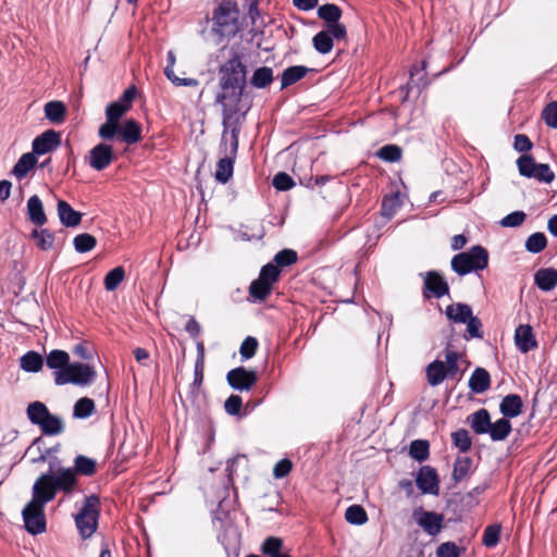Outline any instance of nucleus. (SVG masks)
Returning <instances> with one entry per match:
<instances>
[{
	"mask_svg": "<svg viewBox=\"0 0 557 557\" xmlns=\"http://www.w3.org/2000/svg\"><path fill=\"white\" fill-rule=\"evenodd\" d=\"M247 73L248 70L244 63L243 54L232 51L231 57L221 63L218 69L221 92L216 95L215 102L231 101L239 103L245 95Z\"/></svg>",
	"mask_w": 557,
	"mask_h": 557,
	"instance_id": "nucleus-1",
	"label": "nucleus"
},
{
	"mask_svg": "<svg viewBox=\"0 0 557 557\" xmlns=\"http://www.w3.org/2000/svg\"><path fill=\"white\" fill-rule=\"evenodd\" d=\"M79 480L73 475L70 468L58 467L53 468L52 465L49 467V471L41 473L33 484L32 492H35L47 502H52L58 493L64 495H72L78 490Z\"/></svg>",
	"mask_w": 557,
	"mask_h": 557,
	"instance_id": "nucleus-2",
	"label": "nucleus"
},
{
	"mask_svg": "<svg viewBox=\"0 0 557 557\" xmlns=\"http://www.w3.org/2000/svg\"><path fill=\"white\" fill-rule=\"evenodd\" d=\"M99 517L100 498L95 494L86 496L82 508L74 516L75 525L83 540L91 537L97 531Z\"/></svg>",
	"mask_w": 557,
	"mask_h": 557,
	"instance_id": "nucleus-3",
	"label": "nucleus"
},
{
	"mask_svg": "<svg viewBox=\"0 0 557 557\" xmlns=\"http://www.w3.org/2000/svg\"><path fill=\"white\" fill-rule=\"evenodd\" d=\"M96 370L92 366L82 362H70L62 371H54V384L87 386L94 383Z\"/></svg>",
	"mask_w": 557,
	"mask_h": 557,
	"instance_id": "nucleus-4",
	"label": "nucleus"
},
{
	"mask_svg": "<svg viewBox=\"0 0 557 557\" xmlns=\"http://www.w3.org/2000/svg\"><path fill=\"white\" fill-rule=\"evenodd\" d=\"M32 493V499L22 510V517L26 531L33 535H37L46 531L47 522L45 508L49 502L35 492Z\"/></svg>",
	"mask_w": 557,
	"mask_h": 557,
	"instance_id": "nucleus-5",
	"label": "nucleus"
},
{
	"mask_svg": "<svg viewBox=\"0 0 557 557\" xmlns=\"http://www.w3.org/2000/svg\"><path fill=\"white\" fill-rule=\"evenodd\" d=\"M222 104V125L223 133L221 138V146H226V133L230 131L231 133V143L230 146L234 147V149H238L239 145V134L242 129V125L246 117V112H240L238 108V103L234 102L233 106H228L226 101H223Z\"/></svg>",
	"mask_w": 557,
	"mask_h": 557,
	"instance_id": "nucleus-6",
	"label": "nucleus"
},
{
	"mask_svg": "<svg viewBox=\"0 0 557 557\" xmlns=\"http://www.w3.org/2000/svg\"><path fill=\"white\" fill-rule=\"evenodd\" d=\"M488 253L482 246H472L470 251L456 255L451 260V268L460 275L487 267Z\"/></svg>",
	"mask_w": 557,
	"mask_h": 557,
	"instance_id": "nucleus-7",
	"label": "nucleus"
},
{
	"mask_svg": "<svg viewBox=\"0 0 557 557\" xmlns=\"http://www.w3.org/2000/svg\"><path fill=\"white\" fill-rule=\"evenodd\" d=\"M237 14L236 4L231 1H223L214 10L212 21L218 27L216 32L222 36L235 35L237 32Z\"/></svg>",
	"mask_w": 557,
	"mask_h": 557,
	"instance_id": "nucleus-8",
	"label": "nucleus"
},
{
	"mask_svg": "<svg viewBox=\"0 0 557 557\" xmlns=\"http://www.w3.org/2000/svg\"><path fill=\"white\" fill-rule=\"evenodd\" d=\"M127 111V106L117 100L109 103L106 108L107 121L98 129L99 137L103 140L114 139L120 120Z\"/></svg>",
	"mask_w": 557,
	"mask_h": 557,
	"instance_id": "nucleus-9",
	"label": "nucleus"
},
{
	"mask_svg": "<svg viewBox=\"0 0 557 557\" xmlns=\"http://www.w3.org/2000/svg\"><path fill=\"white\" fill-rule=\"evenodd\" d=\"M416 523L431 536H436L444 528V515L418 507L412 512Z\"/></svg>",
	"mask_w": 557,
	"mask_h": 557,
	"instance_id": "nucleus-10",
	"label": "nucleus"
},
{
	"mask_svg": "<svg viewBox=\"0 0 557 557\" xmlns=\"http://www.w3.org/2000/svg\"><path fill=\"white\" fill-rule=\"evenodd\" d=\"M226 381L234 389L250 391L258 381V374L255 370L237 367L227 372Z\"/></svg>",
	"mask_w": 557,
	"mask_h": 557,
	"instance_id": "nucleus-11",
	"label": "nucleus"
},
{
	"mask_svg": "<svg viewBox=\"0 0 557 557\" xmlns=\"http://www.w3.org/2000/svg\"><path fill=\"white\" fill-rule=\"evenodd\" d=\"M449 293V285L445 277L436 271H429L423 281L422 294L425 299L442 298Z\"/></svg>",
	"mask_w": 557,
	"mask_h": 557,
	"instance_id": "nucleus-12",
	"label": "nucleus"
},
{
	"mask_svg": "<svg viewBox=\"0 0 557 557\" xmlns=\"http://www.w3.org/2000/svg\"><path fill=\"white\" fill-rule=\"evenodd\" d=\"M416 484L422 494L437 496L440 494V478L435 468L422 466L416 476Z\"/></svg>",
	"mask_w": 557,
	"mask_h": 557,
	"instance_id": "nucleus-13",
	"label": "nucleus"
},
{
	"mask_svg": "<svg viewBox=\"0 0 557 557\" xmlns=\"http://www.w3.org/2000/svg\"><path fill=\"white\" fill-rule=\"evenodd\" d=\"M114 160V151L111 145L100 143L89 151V165L96 171L107 169Z\"/></svg>",
	"mask_w": 557,
	"mask_h": 557,
	"instance_id": "nucleus-14",
	"label": "nucleus"
},
{
	"mask_svg": "<svg viewBox=\"0 0 557 557\" xmlns=\"http://www.w3.org/2000/svg\"><path fill=\"white\" fill-rule=\"evenodd\" d=\"M61 145V136L54 129H47L35 137L32 144L33 153L42 156L55 150Z\"/></svg>",
	"mask_w": 557,
	"mask_h": 557,
	"instance_id": "nucleus-15",
	"label": "nucleus"
},
{
	"mask_svg": "<svg viewBox=\"0 0 557 557\" xmlns=\"http://www.w3.org/2000/svg\"><path fill=\"white\" fill-rule=\"evenodd\" d=\"M237 151L238 149H234V147L232 146H230L228 150L225 147V156L221 158L216 163L214 173L216 182L221 184H226L232 178Z\"/></svg>",
	"mask_w": 557,
	"mask_h": 557,
	"instance_id": "nucleus-16",
	"label": "nucleus"
},
{
	"mask_svg": "<svg viewBox=\"0 0 557 557\" xmlns=\"http://www.w3.org/2000/svg\"><path fill=\"white\" fill-rule=\"evenodd\" d=\"M117 140L134 145L141 140V125L133 120H126L123 125H117L116 136Z\"/></svg>",
	"mask_w": 557,
	"mask_h": 557,
	"instance_id": "nucleus-17",
	"label": "nucleus"
},
{
	"mask_svg": "<svg viewBox=\"0 0 557 557\" xmlns=\"http://www.w3.org/2000/svg\"><path fill=\"white\" fill-rule=\"evenodd\" d=\"M515 344L517 348L527 354L537 347L533 330L529 324H520L515 332Z\"/></svg>",
	"mask_w": 557,
	"mask_h": 557,
	"instance_id": "nucleus-18",
	"label": "nucleus"
},
{
	"mask_svg": "<svg viewBox=\"0 0 557 557\" xmlns=\"http://www.w3.org/2000/svg\"><path fill=\"white\" fill-rule=\"evenodd\" d=\"M522 410L523 401L521 396L518 394L506 395L499 404L500 413L508 420L520 416Z\"/></svg>",
	"mask_w": 557,
	"mask_h": 557,
	"instance_id": "nucleus-19",
	"label": "nucleus"
},
{
	"mask_svg": "<svg viewBox=\"0 0 557 557\" xmlns=\"http://www.w3.org/2000/svg\"><path fill=\"white\" fill-rule=\"evenodd\" d=\"M58 216L62 225L66 227H75L82 221V213L74 210L65 200H59L57 203Z\"/></svg>",
	"mask_w": 557,
	"mask_h": 557,
	"instance_id": "nucleus-20",
	"label": "nucleus"
},
{
	"mask_svg": "<svg viewBox=\"0 0 557 557\" xmlns=\"http://www.w3.org/2000/svg\"><path fill=\"white\" fill-rule=\"evenodd\" d=\"M310 72H317V70L305 65H293L285 69L281 76V90L298 83Z\"/></svg>",
	"mask_w": 557,
	"mask_h": 557,
	"instance_id": "nucleus-21",
	"label": "nucleus"
},
{
	"mask_svg": "<svg viewBox=\"0 0 557 557\" xmlns=\"http://www.w3.org/2000/svg\"><path fill=\"white\" fill-rule=\"evenodd\" d=\"M475 434H487L491 429V414L487 409L481 408L467 419Z\"/></svg>",
	"mask_w": 557,
	"mask_h": 557,
	"instance_id": "nucleus-22",
	"label": "nucleus"
},
{
	"mask_svg": "<svg viewBox=\"0 0 557 557\" xmlns=\"http://www.w3.org/2000/svg\"><path fill=\"white\" fill-rule=\"evenodd\" d=\"M69 468L75 478L78 475L92 476L97 472V462L87 456L77 455L74 458L73 467Z\"/></svg>",
	"mask_w": 557,
	"mask_h": 557,
	"instance_id": "nucleus-23",
	"label": "nucleus"
},
{
	"mask_svg": "<svg viewBox=\"0 0 557 557\" xmlns=\"http://www.w3.org/2000/svg\"><path fill=\"white\" fill-rule=\"evenodd\" d=\"M534 283L543 292L553 290L557 285V270L554 268L537 270L534 274Z\"/></svg>",
	"mask_w": 557,
	"mask_h": 557,
	"instance_id": "nucleus-24",
	"label": "nucleus"
},
{
	"mask_svg": "<svg viewBox=\"0 0 557 557\" xmlns=\"http://www.w3.org/2000/svg\"><path fill=\"white\" fill-rule=\"evenodd\" d=\"M469 387L475 394H482L491 387V375L484 368H476L469 379Z\"/></svg>",
	"mask_w": 557,
	"mask_h": 557,
	"instance_id": "nucleus-25",
	"label": "nucleus"
},
{
	"mask_svg": "<svg viewBox=\"0 0 557 557\" xmlns=\"http://www.w3.org/2000/svg\"><path fill=\"white\" fill-rule=\"evenodd\" d=\"M27 214L32 223L41 226L46 223L47 216L44 210L41 199L37 195H33L27 201Z\"/></svg>",
	"mask_w": 557,
	"mask_h": 557,
	"instance_id": "nucleus-26",
	"label": "nucleus"
},
{
	"mask_svg": "<svg viewBox=\"0 0 557 557\" xmlns=\"http://www.w3.org/2000/svg\"><path fill=\"white\" fill-rule=\"evenodd\" d=\"M445 313L455 323H466L473 315L472 308L461 302L447 306Z\"/></svg>",
	"mask_w": 557,
	"mask_h": 557,
	"instance_id": "nucleus-27",
	"label": "nucleus"
},
{
	"mask_svg": "<svg viewBox=\"0 0 557 557\" xmlns=\"http://www.w3.org/2000/svg\"><path fill=\"white\" fill-rule=\"evenodd\" d=\"M512 431V425L510 421L506 418H500L495 422L491 421V429H488L487 434L494 442H500L506 440Z\"/></svg>",
	"mask_w": 557,
	"mask_h": 557,
	"instance_id": "nucleus-28",
	"label": "nucleus"
},
{
	"mask_svg": "<svg viewBox=\"0 0 557 557\" xmlns=\"http://www.w3.org/2000/svg\"><path fill=\"white\" fill-rule=\"evenodd\" d=\"M426 380L431 386L440 385L447 376L445 371V362L434 360L428 364L425 369Z\"/></svg>",
	"mask_w": 557,
	"mask_h": 557,
	"instance_id": "nucleus-29",
	"label": "nucleus"
},
{
	"mask_svg": "<svg viewBox=\"0 0 557 557\" xmlns=\"http://www.w3.org/2000/svg\"><path fill=\"white\" fill-rule=\"evenodd\" d=\"M36 164L37 158L33 152L24 153L13 166L12 174L16 176V178L22 180Z\"/></svg>",
	"mask_w": 557,
	"mask_h": 557,
	"instance_id": "nucleus-30",
	"label": "nucleus"
},
{
	"mask_svg": "<svg viewBox=\"0 0 557 557\" xmlns=\"http://www.w3.org/2000/svg\"><path fill=\"white\" fill-rule=\"evenodd\" d=\"M273 79V70L269 66H260L252 73L250 85L258 89H264L272 84Z\"/></svg>",
	"mask_w": 557,
	"mask_h": 557,
	"instance_id": "nucleus-31",
	"label": "nucleus"
},
{
	"mask_svg": "<svg viewBox=\"0 0 557 557\" xmlns=\"http://www.w3.org/2000/svg\"><path fill=\"white\" fill-rule=\"evenodd\" d=\"M26 414L33 424L40 426L42 421L50 414V411L44 403L36 400L27 406Z\"/></svg>",
	"mask_w": 557,
	"mask_h": 557,
	"instance_id": "nucleus-32",
	"label": "nucleus"
},
{
	"mask_svg": "<svg viewBox=\"0 0 557 557\" xmlns=\"http://www.w3.org/2000/svg\"><path fill=\"white\" fill-rule=\"evenodd\" d=\"M70 363V355L61 349H53L46 356V364L55 371H62Z\"/></svg>",
	"mask_w": 557,
	"mask_h": 557,
	"instance_id": "nucleus-33",
	"label": "nucleus"
},
{
	"mask_svg": "<svg viewBox=\"0 0 557 557\" xmlns=\"http://www.w3.org/2000/svg\"><path fill=\"white\" fill-rule=\"evenodd\" d=\"M21 368L26 372H39L44 366V358L37 351L30 350L20 359Z\"/></svg>",
	"mask_w": 557,
	"mask_h": 557,
	"instance_id": "nucleus-34",
	"label": "nucleus"
},
{
	"mask_svg": "<svg viewBox=\"0 0 557 557\" xmlns=\"http://www.w3.org/2000/svg\"><path fill=\"white\" fill-rule=\"evenodd\" d=\"M66 107L62 101H49L45 104L46 117L54 123L60 124L64 121Z\"/></svg>",
	"mask_w": 557,
	"mask_h": 557,
	"instance_id": "nucleus-35",
	"label": "nucleus"
},
{
	"mask_svg": "<svg viewBox=\"0 0 557 557\" xmlns=\"http://www.w3.org/2000/svg\"><path fill=\"white\" fill-rule=\"evenodd\" d=\"M39 429L44 435H58L64 431V423L60 417L50 412V414L42 421Z\"/></svg>",
	"mask_w": 557,
	"mask_h": 557,
	"instance_id": "nucleus-36",
	"label": "nucleus"
},
{
	"mask_svg": "<svg viewBox=\"0 0 557 557\" xmlns=\"http://www.w3.org/2000/svg\"><path fill=\"white\" fill-rule=\"evenodd\" d=\"M472 459L470 457L458 456L454 462L453 480L458 483L470 474Z\"/></svg>",
	"mask_w": 557,
	"mask_h": 557,
	"instance_id": "nucleus-37",
	"label": "nucleus"
},
{
	"mask_svg": "<svg viewBox=\"0 0 557 557\" xmlns=\"http://www.w3.org/2000/svg\"><path fill=\"white\" fill-rule=\"evenodd\" d=\"M342 15V9L334 3H325L318 9L319 18L323 20L325 24L338 22Z\"/></svg>",
	"mask_w": 557,
	"mask_h": 557,
	"instance_id": "nucleus-38",
	"label": "nucleus"
},
{
	"mask_svg": "<svg viewBox=\"0 0 557 557\" xmlns=\"http://www.w3.org/2000/svg\"><path fill=\"white\" fill-rule=\"evenodd\" d=\"M273 287L260 277L253 280L249 286V295L259 301L265 300L272 293Z\"/></svg>",
	"mask_w": 557,
	"mask_h": 557,
	"instance_id": "nucleus-39",
	"label": "nucleus"
},
{
	"mask_svg": "<svg viewBox=\"0 0 557 557\" xmlns=\"http://www.w3.org/2000/svg\"><path fill=\"white\" fill-rule=\"evenodd\" d=\"M409 456L419 462L426 460L430 456V443L426 440L412 441L409 446Z\"/></svg>",
	"mask_w": 557,
	"mask_h": 557,
	"instance_id": "nucleus-40",
	"label": "nucleus"
},
{
	"mask_svg": "<svg viewBox=\"0 0 557 557\" xmlns=\"http://www.w3.org/2000/svg\"><path fill=\"white\" fill-rule=\"evenodd\" d=\"M95 411V401L89 397H82L74 405L73 417L76 419H86Z\"/></svg>",
	"mask_w": 557,
	"mask_h": 557,
	"instance_id": "nucleus-41",
	"label": "nucleus"
},
{
	"mask_svg": "<svg viewBox=\"0 0 557 557\" xmlns=\"http://www.w3.org/2000/svg\"><path fill=\"white\" fill-rule=\"evenodd\" d=\"M312 45L319 53L327 54L334 47V40L332 36L323 29L313 36Z\"/></svg>",
	"mask_w": 557,
	"mask_h": 557,
	"instance_id": "nucleus-42",
	"label": "nucleus"
},
{
	"mask_svg": "<svg viewBox=\"0 0 557 557\" xmlns=\"http://www.w3.org/2000/svg\"><path fill=\"white\" fill-rule=\"evenodd\" d=\"M517 166L519 174L523 177L531 178L534 176V172L539 163L535 162L533 156L524 153L517 159Z\"/></svg>",
	"mask_w": 557,
	"mask_h": 557,
	"instance_id": "nucleus-43",
	"label": "nucleus"
},
{
	"mask_svg": "<svg viewBox=\"0 0 557 557\" xmlns=\"http://www.w3.org/2000/svg\"><path fill=\"white\" fill-rule=\"evenodd\" d=\"M125 277V270L123 267H115L111 271H109L103 280L104 288L108 292H113L117 288V286L123 282Z\"/></svg>",
	"mask_w": 557,
	"mask_h": 557,
	"instance_id": "nucleus-44",
	"label": "nucleus"
},
{
	"mask_svg": "<svg viewBox=\"0 0 557 557\" xmlns=\"http://www.w3.org/2000/svg\"><path fill=\"white\" fill-rule=\"evenodd\" d=\"M345 519L350 524L362 525L368 521V515L360 505H351L345 511Z\"/></svg>",
	"mask_w": 557,
	"mask_h": 557,
	"instance_id": "nucleus-45",
	"label": "nucleus"
},
{
	"mask_svg": "<svg viewBox=\"0 0 557 557\" xmlns=\"http://www.w3.org/2000/svg\"><path fill=\"white\" fill-rule=\"evenodd\" d=\"M376 156L386 162H398L403 157V149L397 145L388 144L381 147Z\"/></svg>",
	"mask_w": 557,
	"mask_h": 557,
	"instance_id": "nucleus-46",
	"label": "nucleus"
},
{
	"mask_svg": "<svg viewBox=\"0 0 557 557\" xmlns=\"http://www.w3.org/2000/svg\"><path fill=\"white\" fill-rule=\"evenodd\" d=\"M451 442L461 453L469 451L472 446V440L466 429H459L453 432Z\"/></svg>",
	"mask_w": 557,
	"mask_h": 557,
	"instance_id": "nucleus-47",
	"label": "nucleus"
},
{
	"mask_svg": "<svg viewBox=\"0 0 557 557\" xmlns=\"http://www.w3.org/2000/svg\"><path fill=\"white\" fill-rule=\"evenodd\" d=\"M500 524H490L483 532L482 543L488 548L495 547L500 541Z\"/></svg>",
	"mask_w": 557,
	"mask_h": 557,
	"instance_id": "nucleus-48",
	"label": "nucleus"
},
{
	"mask_svg": "<svg viewBox=\"0 0 557 557\" xmlns=\"http://www.w3.org/2000/svg\"><path fill=\"white\" fill-rule=\"evenodd\" d=\"M298 255L295 250L283 249L274 256L272 263H274V267H277V269L281 270L282 268L289 267L296 263Z\"/></svg>",
	"mask_w": 557,
	"mask_h": 557,
	"instance_id": "nucleus-49",
	"label": "nucleus"
},
{
	"mask_svg": "<svg viewBox=\"0 0 557 557\" xmlns=\"http://www.w3.org/2000/svg\"><path fill=\"white\" fill-rule=\"evenodd\" d=\"M283 548H284V542L281 537L269 536L263 541V543L260 547V552L265 557H272L273 555H275L280 550H282Z\"/></svg>",
	"mask_w": 557,
	"mask_h": 557,
	"instance_id": "nucleus-50",
	"label": "nucleus"
},
{
	"mask_svg": "<svg viewBox=\"0 0 557 557\" xmlns=\"http://www.w3.org/2000/svg\"><path fill=\"white\" fill-rule=\"evenodd\" d=\"M400 206L401 201L398 193L385 196L382 200V214L392 218Z\"/></svg>",
	"mask_w": 557,
	"mask_h": 557,
	"instance_id": "nucleus-51",
	"label": "nucleus"
},
{
	"mask_svg": "<svg viewBox=\"0 0 557 557\" xmlns=\"http://www.w3.org/2000/svg\"><path fill=\"white\" fill-rule=\"evenodd\" d=\"M444 355H445V371H446V376L447 377H450V379H454L458 371H459V366H458V352L455 351V350H451L449 349V347H447L444 351Z\"/></svg>",
	"mask_w": 557,
	"mask_h": 557,
	"instance_id": "nucleus-52",
	"label": "nucleus"
},
{
	"mask_svg": "<svg viewBox=\"0 0 557 557\" xmlns=\"http://www.w3.org/2000/svg\"><path fill=\"white\" fill-rule=\"evenodd\" d=\"M164 75L166 78L175 86H187V87H197L199 86V81L197 78H180L175 75L173 66L166 65L164 69Z\"/></svg>",
	"mask_w": 557,
	"mask_h": 557,
	"instance_id": "nucleus-53",
	"label": "nucleus"
},
{
	"mask_svg": "<svg viewBox=\"0 0 557 557\" xmlns=\"http://www.w3.org/2000/svg\"><path fill=\"white\" fill-rule=\"evenodd\" d=\"M258 347H259L258 339L252 336H247L242 342V345L239 347V355H240L242 359L243 360L251 359L256 355Z\"/></svg>",
	"mask_w": 557,
	"mask_h": 557,
	"instance_id": "nucleus-54",
	"label": "nucleus"
},
{
	"mask_svg": "<svg viewBox=\"0 0 557 557\" xmlns=\"http://www.w3.org/2000/svg\"><path fill=\"white\" fill-rule=\"evenodd\" d=\"M281 270L274 267V263L270 262L263 265L260 270L259 277L265 281L269 285H273L280 280Z\"/></svg>",
	"mask_w": 557,
	"mask_h": 557,
	"instance_id": "nucleus-55",
	"label": "nucleus"
},
{
	"mask_svg": "<svg viewBox=\"0 0 557 557\" xmlns=\"http://www.w3.org/2000/svg\"><path fill=\"white\" fill-rule=\"evenodd\" d=\"M272 185L280 191H286L294 187L295 182L293 177L286 172H278L274 175Z\"/></svg>",
	"mask_w": 557,
	"mask_h": 557,
	"instance_id": "nucleus-56",
	"label": "nucleus"
},
{
	"mask_svg": "<svg viewBox=\"0 0 557 557\" xmlns=\"http://www.w3.org/2000/svg\"><path fill=\"white\" fill-rule=\"evenodd\" d=\"M533 174L534 176L532 178L545 184H550L556 177L554 171L546 163H539Z\"/></svg>",
	"mask_w": 557,
	"mask_h": 557,
	"instance_id": "nucleus-57",
	"label": "nucleus"
},
{
	"mask_svg": "<svg viewBox=\"0 0 557 557\" xmlns=\"http://www.w3.org/2000/svg\"><path fill=\"white\" fill-rule=\"evenodd\" d=\"M467 335H465V338H480L482 339L484 336V333L482 331V322L481 320L472 315L467 322Z\"/></svg>",
	"mask_w": 557,
	"mask_h": 557,
	"instance_id": "nucleus-58",
	"label": "nucleus"
},
{
	"mask_svg": "<svg viewBox=\"0 0 557 557\" xmlns=\"http://www.w3.org/2000/svg\"><path fill=\"white\" fill-rule=\"evenodd\" d=\"M542 119L552 128H557V101H552L542 111Z\"/></svg>",
	"mask_w": 557,
	"mask_h": 557,
	"instance_id": "nucleus-59",
	"label": "nucleus"
},
{
	"mask_svg": "<svg viewBox=\"0 0 557 557\" xmlns=\"http://www.w3.org/2000/svg\"><path fill=\"white\" fill-rule=\"evenodd\" d=\"M527 219V214L523 211H513L502 219L500 225L504 227H517L520 226Z\"/></svg>",
	"mask_w": 557,
	"mask_h": 557,
	"instance_id": "nucleus-60",
	"label": "nucleus"
},
{
	"mask_svg": "<svg viewBox=\"0 0 557 557\" xmlns=\"http://www.w3.org/2000/svg\"><path fill=\"white\" fill-rule=\"evenodd\" d=\"M324 30L332 36L333 40H345L347 38L346 26L339 23V21L336 23L325 24Z\"/></svg>",
	"mask_w": 557,
	"mask_h": 557,
	"instance_id": "nucleus-61",
	"label": "nucleus"
},
{
	"mask_svg": "<svg viewBox=\"0 0 557 557\" xmlns=\"http://www.w3.org/2000/svg\"><path fill=\"white\" fill-rule=\"evenodd\" d=\"M437 557H459V547L454 542H445L436 549Z\"/></svg>",
	"mask_w": 557,
	"mask_h": 557,
	"instance_id": "nucleus-62",
	"label": "nucleus"
},
{
	"mask_svg": "<svg viewBox=\"0 0 557 557\" xmlns=\"http://www.w3.org/2000/svg\"><path fill=\"white\" fill-rule=\"evenodd\" d=\"M292 469H293V462L289 459H287V458L281 459L280 461H277L275 463V466L273 468V475L276 479H283L289 474Z\"/></svg>",
	"mask_w": 557,
	"mask_h": 557,
	"instance_id": "nucleus-63",
	"label": "nucleus"
},
{
	"mask_svg": "<svg viewBox=\"0 0 557 557\" xmlns=\"http://www.w3.org/2000/svg\"><path fill=\"white\" fill-rule=\"evenodd\" d=\"M242 406V397L235 394L231 395L224 404L225 411L231 416L238 414L240 412Z\"/></svg>",
	"mask_w": 557,
	"mask_h": 557,
	"instance_id": "nucleus-64",
	"label": "nucleus"
}]
</instances>
